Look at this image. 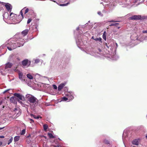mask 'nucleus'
<instances>
[{"label":"nucleus","instance_id":"16","mask_svg":"<svg viewBox=\"0 0 147 147\" xmlns=\"http://www.w3.org/2000/svg\"><path fill=\"white\" fill-rule=\"evenodd\" d=\"M18 75L19 79L22 81H24V80L23 79V75L22 73L19 71L18 73Z\"/></svg>","mask_w":147,"mask_h":147},{"label":"nucleus","instance_id":"23","mask_svg":"<svg viewBox=\"0 0 147 147\" xmlns=\"http://www.w3.org/2000/svg\"><path fill=\"white\" fill-rule=\"evenodd\" d=\"M20 137L18 136H16L14 138V140L15 142H16L19 141Z\"/></svg>","mask_w":147,"mask_h":147},{"label":"nucleus","instance_id":"18","mask_svg":"<svg viewBox=\"0 0 147 147\" xmlns=\"http://www.w3.org/2000/svg\"><path fill=\"white\" fill-rule=\"evenodd\" d=\"M75 0H69V2H68L66 3H63L62 4H59V5L61 6H66L69 4L70 2H74Z\"/></svg>","mask_w":147,"mask_h":147},{"label":"nucleus","instance_id":"55","mask_svg":"<svg viewBox=\"0 0 147 147\" xmlns=\"http://www.w3.org/2000/svg\"><path fill=\"white\" fill-rule=\"evenodd\" d=\"M4 128V127H2V128H0V130H1V129H2L3 128Z\"/></svg>","mask_w":147,"mask_h":147},{"label":"nucleus","instance_id":"53","mask_svg":"<svg viewBox=\"0 0 147 147\" xmlns=\"http://www.w3.org/2000/svg\"><path fill=\"white\" fill-rule=\"evenodd\" d=\"M133 36H132H132H131V38L132 39V38H133Z\"/></svg>","mask_w":147,"mask_h":147},{"label":"nucleus","instance_id":"20","mask_svg":"<svg viewBox=\"0 0 147 147\" xmlns=\"http://www.w3.org/2000/svg\"><path fill=\"white\" fill-rule=\"evenodd\" d=\"M5 68L4 69H1L0 70V73L2 75H4L7 73H8V72H5Z\"/></svg>","mask_w":147,"mask_h":147},{"label":"nucleus","instance_id":"7","mask_svg":"<svg viewBox=\"0 0 147 147\" xmlns=\"http://www.w3.org/2000/svg\"><path fill=\"white\" fill-rule=\"evenodd\" d=\"M30 61L27 59H25L22 62V64L24 67L28 66L30 64Z\"/></svg>","mask_w":147,"mask_h":147},{"label":"nucleus","instance_id":"24","mask_svg":"<svg viewBox=\"0 0 147 147\" xmlns=\"http://www.w3.org/2000/svg\"><path fill=\"white\" fill-rule=\"evenodd\" d=\"M106 31H105L103 34L102 35V37L103 39L105 40H106Z\"/></svg>","mask_w":147,"mask_h":147},{"label":"nucleus","instance_id":"28","mask_svg":"<svg viewBox=\"0 0 147 147\" xmlns=\"http://www.w3.org/2000/svg\"><path fill=\"white\" fill-rule=\"evenodd\" d=\"M26 131L25 129H23V130H22L21 132V133H20L21 134V135L24 134L25 133V131Z\"/></svg>","mask_w":147,"mask_h":147},{"label":"nucleus","instance_id":"33","mask_svg":"<svg viewBox=\"0 0 147 147\" xmlns=\"http://www.w3.org/2000/svg\"><path fill=\"white\" fill-rule=\"evenodd\" d=\"M32 20V19L31 18L29 19L28 20V21L27 22V24H29V23H30V22Z\"/></svg>","mask_w":147,"mask_h":147},{"label":"nucleus","instance_id":"51","mask_svg":"<svg viewBox=\"0 0 147 147\" xmlns=\"http://www.w3.org/2000/svg\"><path fill=\"white\" fill-rule=\"evenodd\" d=\"M79 27H77L76 28V30H79Z\"/></svg>","mask_w":147,"mask_h":147},{"label":"nucleus","instance_id":"4","mask_svg":"<svg viewBox=\"0 0 147 147\" xmlns=\"http://www.w3.org/2000/svg\"><path fill=\"white\" fill-rule=\"evenodd\" d=\"M16 16L15 17V18L12 21V23L14 24H18L23 19L24 17L22 16V15H18L17 16V15H15Z\"/></svg>","mask_w":147,"mask_h":147},{"label":"nucleus","instance_id":"41","mask_svg":"<svg viewBox=\"0 0 147 147\" xmlns=\"http://www.w3.org/2000/svg\"><path fill=\"white\" fill-rule=\"evenodd\" d=\"M98 14L100 16H102L103 15L101 13V12L100 11H98Z\"/></svg>","mask_w":147,"mask_h":147},{"label":"nucleus","instance_id":"27","mask_svg":"<svg viewBox=\"0 0 147 147\" xmlns=\"http://www.w3.org/2000/svg\"><path fill=\"white\" fill-rule=\"evenodd\" d=\"M48 135L50 138H53L55 137L51 133H48Z\"/></svg>","mask_w":147,"mask_h":147},{"label":"nucleus","instance_id":"25","mask_svg":"<svg viewBox=\"0 0 147 147\" xmlns=\"http://www.w3.org/2000/svg\"><path fill=\"white\" fill-rule=\"evenodd\" d=\"M43 127L44 130L46 131L48 128V126L47 125L44 124L43 125Z\"/></svg>","mask_w":147,"mask_h":147},{"label":"nucleus","instance_id":"10","mask_svg":"<svg viewBox=\"0 0 147 147\" xmlns=\"http://www.w3.org/2000/svg\"><path fill=\"white\" fill-rule=\"evenodd\" d=\"M14 95L21 100H25L24 97L20 94L15 93L14 94Z\"/></svg>","mask_w":147,"mask_h":147},{"label":"nucleus","instance_id":"6","mask_svg":"<svg viewBox=\"0 0 147 147\" xmlns=\"http://www.w3.org/2000/svg\"><path fill=\"white\" fill-rule=\"evenodd\" d=\"M65 94L68 98L69 101L72 100L74 98L73 93L72 92H66Z\"/></svg>","mask_w":147,"mask_h":147},{"label":"nucleus","instance_id":"48","mask_svg":"<svg viewBox=\"0 0 147 147\" xmlns=\"http://www.w3.org/2000/svg\"><path fill=\"white\" fill-rule=\"evenodd\" d=\"M4 138V136H0V138Z\"/></svg>","mask_w":147,"mask_h":147},{"label":"nucleus","instance_id":"32","mask_svg":"<svg viewBox=\"0 0 147 147\" xmlns=\"http://www.w3.org/2000/svg\"><path fill=\"white\" fill-rule=\"evenodd\" d=\"M133 35L135 36V38L133 39L134 40H138V38L137 37V34H134Z\"/></svg>","mask_w":147,"mask_h":147},{"label":"nucleus","instance_id":"17","mask_svg":"<svg viewBox=\"0 0 147 147\" xmlns=\"http://www.w3.org/2000/svg\"><path fill=\"white\" fill-rule=\"evenodd\" d=\"M3 18L4 20L5 19H9V16L8 13L7 12H5L4 14L3 15Z\"/></svg>","mask_w":147,"mask_h":147},{"label":"nucleus","instance_id":"56","mask_svg":"<svg viewBox=\"0 0 147 147\" xmlns=\"http://www.w3.org/2000/svg\"><path fill=\"white\" fill-rule=\"evenodd\" d=\"M14 70L15 71H16V69H14Z\"/></svg>","mask_w":147,"mask_h":147},{"label":"nucleus","instance_id":"52","mask_svg":"<svg viewBox=\"0 0 147 147\" xmlns=\"http://www.w3.org/2000/svg\"><path fill=\"white\" fill-rule=\"evenodd\" d=\"M2 144V142H0V146Z\"/></svg>","mask_w":147,"mask_h":147},{"label":"nucleus","instance_id":"40","mask_svg":"<svg viewBox=\"0 0 147 147\" xmlns=\"http://www.w3.org/2000/svg\"><path fill=\"white\" fill-rule=\"evenodd\" d=\"M118 22V21H115V20H112L110 21H109V22Z\"/></svg>","mask_w":147,"mask_h":147},{"label":"nucleus","instance_id":"31","mask_svg":"<svg viewBox=\"0 0 147 147\" xmlns=\"http://www.w3.org/2000/svg\"><path fill=\"white\" fill-rule=\"evenodd\" d=\"M62 100L63 101H66L67 100H68V98H67L63 97L62 98Z\"/></svg>","mask_w":147,"mask_h":147},{"label":"nucleus","instance_id":"22","mask_svg":"<svg viewBox=\"0 0 147 147\" xmlns=\"http://www.w3.org/2000/svg\"><path fill=\"white\" fill-rule=\"evenodd\" d=\"M92 38L94 40H95L96 41H99V42H102V41H101L102 39L100 38H95V37L94 36H92Z\"/></svg>","mask_w":147,"mask_h":147},{"label":"nucleus","instance_id":"38","mask_svg":"<svg viewBox=\"0 0 147 147\" xmlns=\"http://www.w3.org/2000/svg\"><path fill=\"white\" fill-rule=\"evenodd\" d=\"M40 61V60L39 59H36L35 60V63H38Z\"/></svg>","mask_w":147,"mask_h":147},{"label":"nucleus","instance_id":"1","mask_svg":"<svg viewBox=\"0 0 147 147\" xmlns=\"http://www.w3.org/2000/svg\"><path fill=\"white\" fill-rule=\"evenodd\" d=\"M28 31V29H26L19 34L18 37H16L17 35H16L15 38L8 40L6 42V47L8 50L11 51L17 47L23 46L25 42V40H27L28 38L27 37L26 39L23 38L27 35Z\"/></svg>","mask_w":147,"mask_h":147},{"label":"nucleus","instance_id":"21","mask_svg":"<svg viewBox=\"0 0 147 147\" xmlns=\"http://www.w3.org/2000/svg\"><path fill=\"white\" fill-rule=\"evenodd\" d=\"M132 144L136 145H138L139 144L138 140L137 139H135L132 141Z\"/></svg>","mask_w":147,"mask_h":147},{"label":"nucleus","instance_id":"45","mask_svg":"<svg viewBox=\"0 0 147 147\" xmlns=\"http://www.w3.org/2000/svg\"><path fill=\"white\" fill-rule=\"evenodd\" d=\"M54 147H61V146L60 145H57V146H55V145H53Z\"/></svg>","mask_w":147,"mask_h":147},{"label":"nucleus","instance_id":"15","mask_svg":"<svg viewBox=\"0 0 147 147\" xmlns=\"http://www.w3.org/2000/svg\"><path fill=\"white\" fill-rule=\"evenodd\" d=\"M65 83H61L58 87V90L60 91L65 86Z\"/></svg>","mask_w":147,"mask_h":147},{"label":"nucleus","instance_id":"11","mask_svg":"<svg viewBox=\"0 0 147 147\" xmlns=\"http://www.w3.org/2000/svg\"><path fill=\"white\" fill-rule=\"evenodd\" d=\"M141 18V16L140 15H135L130 17L129 18V19L131 20H138L140 19Z\"/></svg>","mask_w":147,"mask_h":147},{"label":"nucleus","instance_id":"2","mask_svg":"<svg viewBox=\"0 0 147 147\" xmlns=\"http://www.w3.org/2000/svg\"><path fill=\"white\" fill-rule=\"evenodd\" d=\"M26 98L28 102L31 109L34 110L35 108L38 105V100L34 96L30 94H26Z\"/></svg>","mask_w":147,"mask_h":147},{"label":"nucleus","instance_id":"44","mask_svg":"<svg viewBox=\"0 0 147 147\" xmlns=\"http://www.w3.org/2000/svg\"><path fill=\"white\" fill-rule=\"evenodd\" d=\"M9 89H8V90H5V91H4L3 92V93H5L6 92H7L8 91H9Z\"/></svg>","mask_w":147,"mask_h":147},{"label":"nucleus","instance_id":"8","mask_svg":"<svg viewBox=\"0 0 147 147\" xmlns=\"http://www.w3.org/2000/svg\"><path fill=\"white\" fill-rule=\"evenodd\" d=\"M13 65V64L10 62H8L5 65V72L9 71V69L11 68Z\"/></svg>","mask_w":147,"mask_h":147},{"label":"nucleus","instance_id":"47","mask_svg":"<svg viewBox=\"0 0 147 147\" xmlns=\"http://www.w3.org/2000/svg\"><path fill=\"white\" fill-rule=\"evenodd\" d=\"M143 32L144 33H147V30H146L143 31Z\"/></svg>","mask_w":147,"mask_h":147},{"label":"nucleus","instance_id":"14","mask_svg":"<svg viewBox=\"0 0 147 147\" xmlns=\"http://www.w3.org/2000/svg\"><path fill=\"white\" fill-rule=\"evenodd\" d=\"M16 59H18L17 57L15 55L11 54L9 57V59L10 61H13Z\"/></svg>","mask_w":147,"mask_h":147},{"label":"nucleus","instance_id":"37","mask_svg":"<svg viewBox=\"0 0 147 147\" xmlns=\"http://www.w3.org/2000/svg\"><path fill=\"white\" fill-rule=\"evenodd\" d=\"M53 87L54 88V89H57V86L55 85V84H53Z\"/></svg>","mask_w":147,"mask_h":147},{"label":"nucleus","instance_id":"5","mask_svg":"<svg viewBox=\"0 0 147 147\" xmlns=\"http://www.w3.org/2000/svg\"><path fill=\"white\" fill-rule=\"evenodd\" d=\"M76 42L77 44L78 47L83 46L84 45V42L82 41L81 37H78L76 40Z\"/></svg>","mask_w":147,"mask_h":147},{"label":"nucleus","instance_id":"42","mask_svg":"<svg viewBox=\"0 0 147 147\" xmlns=\"http://www.w3.org/2000/svg\"><path fill=\"white\" fill-rule=\"evenodd\" d=\"M98 50L99 52H100V54H102V53H101L102 51H101V49H98Z\"/></svg>","mask_w":147,"mask_h":147},{"label":"nucleus","instance_id":"54","mask_svg":"<svg viewBox=\"0 0 147 147\" xmlns=\"http://www.w3.org/2000/svg\"><path fill=\"white\" fill-rule=\"evenodd\" d=\"M2 103V101H1L0 102V105H1Z\"/></svg>","mask_w":147,"mask_h":147},{"label":"nucleus","instance_id":"49","mask_svg":"<svg viewBox=\"0 0 147 147\" xmlns=\"http://www.w3.org/2000/svg\"><path fill=\"white\" fill-rule=\"evenodd\" d=\"M25 17L26 18H27L28 17L27 14H26L25 15Z\"/></svg>","mask_w":147,"mask_h":147},{"label":"nucleus","instance_id":"36","mask_svg":"<svg viewBox=\"0 0 147 147\" xmlns=\"http://www.w3.org/2000/svg\"><path fill=\"white\" fill-rule=\"evenodd\" d=\"M103 142L106 144H109V141L108 140H105L103 141Z\"/></svg>","mask_w":147,"mask_h":147},{"label":"nucleus","instance_id":"60","mask_svg":"<svg viewBox=\"0 0 147 147\" xmlns=\"http://www.w3.org/2000/svg\"><path fill=\"white\" fill-rule=\"evenodd\" d=\"M133 147H136L134 146Z\"/></svg>","mask_w":147,"mask_h":147},{"label":"nucleus","instance_id":"9","mask_svg":"<svg viewBox=\"0 0 147 147\" xmlns=\"http://www.w3.org/2000/svg\"><path fill=\"white\" fill-rule=\"evenodd\" d=\"M129 1V0H128ZM130 2L127 1H126V0H123V2H119V4L120 5H124L123 6L124 7H126L128 5H129L130 4Z\"/></svg>","mask_w":147,"mask_h":147},{"label":"nucleus","instance_id":"58","mask_svg":"<svg viewBox=\"0 0 147 147\" xmlns=\"http://www.w3.org/2000/svg\"><path fill=\"white\" fill-rule=\"evenodd\" d=\"M146 138L147 139V135L146 136Z\"/></svg>","mask_w":147,"mask_h":147},{"label":"nucleus","instance_id":"34","mask_svg":"<svg viewBox=\"0 0 147 147\" xmlns=\"http://www.w3.org/2000/svg\"><path fill=\"white\" fill-rule=\"evenodd\" d=\"M33 116V117L36 119H38L39 118V116H36L34 115H32Z\"/></svg>","mask_w":147,"mask_h":147},{"label":"nucleus","instance_id":"50","mask_svg":"<svg viewBox=\"0 0 147 147\" xmlns=\"http://www.w3.org/2000/svg\"><path fill=\"white\" fill-rule=\"evenodd\" d=\"M18 102H20V103H22V102L20 100H18Z\"/></svg>","mask_w":147,"mask_h":147},{"label":"nucleus","instance_id":"35","mask_svg":"<svg viewBox=\"0 0 147 147\" xmlns=\"http://www.w3.org/2000/svg\"><path fill=\"white\" fill-rule=\"evenodd\" d=\"M29 10V9L28 8L26 9L25 10L24 14H25L26 13H27L28 12V11Z\"/></svg>","mask_w":147,"mask_h":147},{"label":"nucleus","instance_id":"39","mask_svg":"<svg viewBox=\"0 0 147 147\" xmlns=\"http://www.w3.org/2000/svg\"><path fill=\"white\" fill-rule=\"evenodd\" d=\"M25 8V7L23 9H22L21 11H20V13L21 14L19 15H22V16H23V14L22 12V10H23Z\"/></svg>","mask_w":147,"mask_h":147},{"label":"nucleus","instance_id":"30","mask_svg":"<svg viewBox=\"0 0 147 147\" xmlns=\"http://www.w3.org/2000/svg\"><path fill=\"white\" fill-rule=\"evenodd\" d=\"M118 24H119L118 23H112V24H111L110 25V26H117V25Z\"/></svg>","mask_w":147,"mask_h":147},{"label":"nucleus","instance_id":"43","mask_svg":"<svg viewBox=\"0 0 147 147\" xmlns=\"http://www.w3.org/2000/svg\"><path fill=\"white\" fill-rule=\"evenodd\" d=\"M30 123H31V122H34V121L33 120V119H30Z\"/></svg>","mask_w":147,"mask_h":147},{"label":"nucleus","instance_id":"26","mask_svg":"<svg viewBox=\"0 0 147 147\" xmlns=\"http://www.w3.org/2000/svg\"><path fill=\"white\" fill-rule=\"evenodd\" d=\"M27 77L30 79H32L33 78L32 76L30 74H28L27 75Z\"/></svg>","mask_w":147,"mask_h":147},{"label":"nucleus","instance_id":"59","mask_svg":"<svg viewBox=\"0 0 147 147\" xmlns=\"http://www.w3.org/2000/svg\"><path fill=\"white\" fill-rule=\"evenodd\" d=\"M3 46H2V47H3Z\"/></svg>","mask_w":147,"mask_h":147},{"label":"nucleus","instance_id":"12","mask_svg":"<svg viewBox=\"0 0 147 147\" xmlns=\"http://www.w3.org/2000/svg\"><path fill=\"white\" fill-rule=\"evenodd\" d=\"M5 7L7 10L9 12V13L11 11L12 9V6L11 5V4H9V3H7L5 5Z\"/></svg>","mask_w":147,"mask_h":147},{"label":"nucleus","instance_id":"29","mask_svg":"<svg viewBox=\"0 0 147 147\" xmlns=\"http://www.w3.org/2000/svg\"><path fill=\"white\" fill-rule=\"evenodd\" d=\"M13 140V138L12 137H11V138L8 141V144L9 145L10 143H11Z\"/></svg>","mask_w":147,"mask_h":147},{"label":"nucleus","instance_id":"13","mask_svg":"<svg viewBox=\"0 0 147 147\" xmlns=\"http://www.w3.org/2000/svg\"><path fill=\"white\" fill-rule=\"evenodd\" d=\"M9 100L11 102L16 104L17 103V99L15 96H12L9 99Z\"/></svg>","mask_w":147,"mask_h":147},{"label":"nucleus","instance_id":"57","mask_svg":"<svg viewBox=\"0 0 147 147\" xmlns=\"http://www.w3.org/2000/svg\"><path fill=\"white\" fill-rule=\"evenodd\" d=\"M16 110H17V109H15V111H16Z\"/></svg>","mask_w":147,"mask_h":147},{"label":"nucleus","instance_id":"3","mask_svg":"<svg viewBox=\"0 0 147 147\" xmlns=\"http://www.w3.org/2000/svg\"><path fill=\"white\" fill-rule=\"evenodd\" d=\"M113 47H112L110 46V45L109 43H105L104 44L105 48L107 50H108V51L109 52L108 53H110V51L111 53L114 51L115 55L113 56V60H116L119 58V57L118 56H116L115 55L116 49L117 47V44L116 43H113Z\"/></svg>","mask_w":147,"mask_h":147},{"label":"nucleus","instance_id":"46","mask_svg":"<svg viewBox=\"0 0 147 147\" xmlns=\"http://www.w3.org/2000/svg\"><path fill=\"white\" fill-rule=\"evenodd\" d=\"M124 135H125L124 134V133H123V136H122V138H123V141L124 140Z\"/></svg>","mask_w":147,"mask_h":147},{"label":"nucleus","instance_id":"19","mask_svg":"<svg viewBox=\"0 0 147 147\" xmlns=\"http://www.w3.org/2000/svg\"><path fill=\"white\" fill-rule=\"evenodd\" d=\"M15 16L14 13H11L9 16V20L12 22V21L14 19V18H15Z\"/></svg>","mask_w":147,"mask_h":147}]
</instances>
